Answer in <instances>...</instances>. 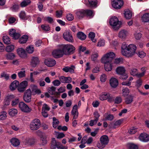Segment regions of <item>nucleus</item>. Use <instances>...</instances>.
<instances>
[{
    "label": "nucleus",
    "mask_w": 149,
    "mask_h": 149,
    "mask_svg": "<svg viewBox=\"0 0 149 149\" xmlns=\"http://www.w3.org/2000/svg\"><path fill=\"white\" fill-rule=\"evenodd\" d=\"M6 58L8 60H13L15 57V55L13 53L7 54L6 55Z\"/></svg>",
    "instance_id": "39"
},
{
    "label": "nucleus",
    "mask_w": 149,
    "mask_h": 149,
    "mask_svg": "<svg viewBox=\"0 0 149 149\" xmlns=\"http://www.w3.org/2000/svg\"><path fill=\"white\" fill-rule=\"evenodd\" d=\"M139 138L140 141L146 142L149 141V135L145 133H142L140 134Z\"/></svg>",
    "instance_id": "14"
},
{
    "label": "nucleus",
    "mask_w": 149,
    "mask_h": 149,
    "mask_svg": "<svg viewBox=\"0 0 149 149\" xmlns=\"http://www.w3.org/2000/svg\"><path fill=\"white\" fill-rule=\"evenodd\" d=\"M45 65L49 67H52L54 66L56 64L55 61L52 58L46 59L44 61Z\"/></svg>",
    "instance_id": "17"
},
{
    "label": "nucleus",
    "mask_w": 149,
    "mask_h": 149,
    "mask_svg": "<svg viewBox=\"0 0 149 149\" xmlns=\"http://www.w3.org/2000/svg\"><path fill=\"white\" fill-rule=\"evenodd\" d=\"M31 2L30 0H25L21 3L20 5L22 7H24L30 4Z\"/></svg>",
    "instance_id": "41"
},
{
    "label": "nucleus",
    "mask_w": 149,
    "mask_h": 149,
    "mask_svg": "<svg viewBox=\"0 0 149 149\" xmlns=\"http://www.w3.org/2000/svg\"><path fill=\"white\" fill-rule=\"evenodd\" d=\"M44 20L50 24L54 22L53 19L52 17L49 16L44 17Z\"/></svg>",
    "instance_id": "50"
},
{
    "label": "nucleus",
    "mask_w": 149,
    "mask_h": 149,
    "mask_svg": "<svg viewBox=\"0 0 149 149\" xmlns=\"http://www.w3.org/2000/svg\"><path fill=\"white\" fill-rule=\"evenodd\" d=\"M24 99L27 102H29L31 99V91L30 89H28L24 93Z\"/></svg>",
    "instance_id": "13"
},
{
    "label": "nucleus",
    "mask_w": 149,
    "mask_h": 149,
    "mask_svg": "<svg viewBox=\"0 0 149 149\" xmlns=\"http://www.w3.org/2000/svg\"><path fill=\"white\" fill-rule=\"evenodd\" d=\"M32 92H34L36 94H39L41 93V91L40 90L38 89L36 86H33L32 87Z\"/></svg>",
    "instance_id": "38"
},
{
    "label": "nucleus",
    "mask_w": 149,
    "mask_h": 149,
    "mask_svg": "<svg viewBox=\"0 0 149 149\" xmlns=\"http://www.w3.org/2000/svg\"><path fill=\"white\" fill-rule=\"evenodd\" d=\"M6 114L7 113L5 111L1 112L0 114V120H3L5 119L7 117Z\"/></svg>",
    "instance_id": "49"
},
{
    "label": "nucleus",
    "mask_w": 149,
    "mask_h": 149,
    "mask_svg": "<svg viewBox=\"0 0 149 149\" xmlns=\"http://www.w3.org/2000/svg\"><path fill=\"white\" fill-rule=\"evenodd\" d=\"M14 49V46L13 45L7 46L6 47V50L7 52H10Z\"/></svg>",
    "instance_id": "47"
},
{
    "label": "nucleus",
    "mask_w": 149,
    "mask_h": 149,
    "mask_svg": "<svg viewBox=\"0 0 149 149\" xmlns=\"http://www.w3.org/2000/svg\"><path fill=\"white\" fill-rule=\"evenodd\" d=\"M56 89V88L55 87L52 86L48 88V91L50 94L53 95V96H54L55 97L57 98V96H56V92H55Z\"/></svg>",
    "instance_id": "27"
},
{
    "label": "nucleus",
    "mask_w": 149,
    "mask_h": 149,
    "mask_svg": "<svg viewBox=\"0 0 149 149\" xmlns=\"http://www.w3.org/2000/svg\"><path fill=\"white\" fill-rule=\"evenodd\" d=\"M41 27L43 30L45 31H49L50 29L49 26L46 24L42 25Z\"/></svg>",
    "instance_id": "54"
},
{
    "label": "nucleus",
    "mask_w": 149,
    "mask_h": 149,
    "mask_svg": "<svg viewBox=\"0 0 149 149\" xmlns=\"http://www.w3.org/2000/svg\"><path fill=\"white\" fill-rule=\"evenodd\" d=\"M61 49H63L64 55H69L73 54L75 50V47L70 44L61 45Z\"/></svg>",
    "instance_id": "3"
},
{
    "label": "nucleus",
    "mask_w": 149,
    "mask_h": 149,
    "mask_svg": "<svg viewBox=\"0 0 149 149\" xmlns=\"http://www.w3.org/2000/svg\"><path fill=\"white\" fill-rule=\"evenodd\" d=\"M133 97L131 95H129L125 99V102L129 104L131 103L133 101Z\"/></svg>",
    "instance_id": "35"
},
{
    "label": "nucleus",
    "mask_w": 149,
    "mask_h": 149,
    "mask_svg": "<svg viewBox=\"0 0 149 149\" xmlns=\"http://www.w3.org/2000/svg\"><path fill=\"white\" fill-rule=\"evenodd\" d=\"M15 31L14 29H12L9 30V35L13 37V39H17L20 37V34L16 32Z\"/></svg>",
    "instance_id": "15"
},
{
    "label": "nucleus",
    "mask_w": 149,
    "mask_h": 149,
    "mask_svg": "<svg viewBox=\"0 0 149 149\" xmlns=\"http://www.w3.org/2000/svg\"><path fill=\"white\" fill-rule=\"evenodd\" d=\"M122 101V99L121 97L118 96L116 97L114 100V103L115 104H118L120 103Z\"/></svg>",
    "instance_id": "55"
},
{
    "label": "nucleus",
    "mask_w": 149,
    "mask_h": 149,
    "mask_svg": "<svg viewBox=\"0 0 149 149\" xmlns=\"http://www.w3.org/2000/svg\"><path fill=\"white\" fill-rule=\"evenodd\" d=\"M109 141L108 137L107 135H103L100 137V142L97 144V146L100 149L103 148L108 143Z\"/></svg>",
    "instance_id": "5"
},
{
    "label": "nucleus",
    "mask_w": 149,
    "mask_h": 149,
    "mask_svg": "<svg viewBox=\"0 0 149 149\" xmlns=\"http://www.w3.org/2000/svg\"><path fill=\"white\" fill-rule=\"evenodd\" d=\"M59 123V121L56 117H53V118L52 126L54 128H56L58 125Z\"/></svg>",
    "instance_id": "37"
},
{
    "label": "nucleus",
    "mask_w": 149,
    "mask_h": 149,
    "mask_svg": "<svg viewBox=\"0 0 149 149\" xmlns=\"http://www.w3.org/2000/svg\"><path fill=\"white\" fill-rule=\"evenodd\" d=\"M19 84V82L17 80L13 81L10 84V88L11 91L15 90L18 86Z\"/></svg>",
    "instance_id": "21"
},
{
    "label": "nucleus",
    "mask_w": 149,
    "mask_h": 149,
    "mask_svg": "<svg viewBox=\"0 0 149 149\" xmlns=\"http://www.w3.org/2000/svg\"><path fill=\"white\" fill-rule=\"evenodd\" d=\"M20 18L23 19H26L27 17L26 16L25 12L24 11H21L19 15Z\"/></svg>",
    "instance_id": "44"
},
{
    "label": "nucleus",
    "mask_w": 149,
    "mask_h": 149,
    "mask_svg": "<svg viewBox=\"0 0 149 149\" xmlns=\"http://www.w3.org/2000/svg\"><path fill=\"white\" fill-rule=\"evenodd\" d=\"M41 125L40 120L37 118L33 120L31 123L30 128L32 130H36L40 128Z\"/></svg>",
    "instance_id": "7"
},
{
    "label": "nucleus",
    "mask_w": 149,
    "mask_h": 149,
    "mask_svg": "<svg viewBox=\"0 0 149 149\" xmlns=\"http://www.w3.org/2000/svg\"><path fill=\"white\" fill-rule=\"evenodd\" d=\"M110 25L114 30H118L121 27V22L116 16L111 17L109 21Z\"/></svg>",
    "instance_id": "4"
},
{
    "label": "nucleus",
    "mask_w": 149,
    "mask_h": 149,
    "mask_svg": "<svg viewBox=\"0 0 149 149\" xmlns=\"http://www.w3.org/2000/svg\"><path fill=\"white\" fill-rule=\"evenodd\" d=\"M50 109V107L46 104H44L42 108V111H48Z\"/></svg>",
    "instance_id": "56"
},
{
    "label": "nucleus",
    "mask_w": 149,
    "mask_h": 149,
    "mask_svg": "<svg viewBox=\"0 0 149 149\" xmlns=\"http://www.w3.org/2000/svg\"><path fill=\"white\" fill-rule=\"evenodd\" d=\"M123 4L122 0H113L112 2L113 7L116 9L120 8Z\"/></svg>",
    "instance_id": "11"
},
{
    "label": "nucleus",
    "mask_w": 149,
    "mask_h": 149,
    "mask_svg": "<svg viewBox=\"0 0 149 149\" xmlns=\"http://www.w3.org/2000/svg\"><path fill=\"white\" fill-rule=\"evenodd\" d=\"M137 73V70L136 69L132 68L130 70V74L133 76H136Z\"/></svg>",
    "instance_id": "53"
},
{
    "label": "nucleus",
    "mask_w": 149,
    "mask_h": 149,
    "mask_svg": "<svg viewBox=\"0 0 149 149\" xmlns=\"http://www.w3.org/2000/svg\"><path fill=\"white\" fill-rule=\"evenodd\" d=\"M124 14L125 17L126 19H129L132 17V13L131 10L127 9L125 11Z\"/></svg>",
    "instance_id": "26"
},
{
    "label": "nucleus",
    "mask_w": 149,
    "mask_h": 149,
    "mask_svg": "<svg viewBox=\"0 0 149 149\" xmlns=\"http://www.w3.org/2000/svg\"><path fill=\"white\" fill-rule=\"evenodd\" d=\"M127 32L126 30L122 29L119 32L118 36L120 38L123 40H125L127 35Z\"/></svg>",
    "instance_id": "18"
},
{
    "label": "nucleus",
    "mask_w": 149,
    "mask_h": 149,
    "mask_svg": "<svg viewBox=\"0 0 149 149\" xmlns=\"http://www.w3.org/2000/svg\"><path fill=\"white\" fill-rule=\"evenodd\" d=\"M51 144L56 146L57 148L58 149H59L60 146L61 145V143L58 142H57L54 138L52 139Z\"/></svg>",
    "instance_id": "40"
},
{
    "label": "nucleus",
    "mask_w": 149,
    "mask_h": 149,
    "mask_svg": "<svg viewBox=\"0 0 149 149\" xmlns=\"http://www.w3.org/2000/svg\"><path fill=\"white\" fill-rule=\"evenodd\" d=\"M98 57V53L97 52H94L93 54L91 56V59L93 61H96Z\"/></svg>",
    "instance_id": "58"
},
{
    "label": "nucleus",
    "mask_w": 149,
    "mask_h": 149,
    "mask_svg": "<svg viewBox=\"0 0 149 149\" xmlns=\"http://www.w3.org/2000/svg\"><path fill=\"white\" fill-rule=\"evenodd\" d=\"M28 39V36L26 35H23L20 38L19 40V42L20 44L25 43Z\"/></svg>",
    "instance_id": "30"
},
{
    "label": "nucleus",
    "mask_w": 149,
    "mask_h": 149,
    "mask_svg": "<svg viewBox=\"0 0 149 149\" xmlns=\"http://www.w3.org/2000/svg\"><path fill=\"white\" fill-rule=\"evenodd\" d=\"M88 36L93 42H96V39L94 38L95 36V34L93 32H90Z\"/></svg>",
    "instance_id": "45"
},
{
    "label": "nucleus",
    "mask_w": 149,
    "mask_h": 149,
    "mask_svg": "<svg viewBox=\"0 0 149 149\" xmlns=\"http://www.w3.org/2000/svg\"><path fill=\"white\" fill-rule=\"evenodd\" d=\"M39 61L38 57H33L32 58L31 64L33 67H35L39 64Z\"/></svg>",
    "instance_id": "23"
},
{
    "label": "nucleus",
    "mask_w": 149,
    "mask_h": 149,
    "mask_svg": "<svg viewBox=\"0 0 149 149\" xmlns=\"http://www.w3.org/2000/svg\"><path fill=\"white\" fill-rule=\"evenodd\" d=\"M64 38L67 41L70 42H72L74 41L73 38L69 31H65L63 34Z\"/></svg>",
    "instance_id": "10"
},
{
    "label": "nucleus",
    "mask_w": 149,
    "mask_h": 149,
    "mask_svg": "<svg viewBox=\"0 0 149 149\" xmlns=\"http://www.w3.org/2000/svg\"><path fill=\"white\" fill-rule=\"evenodd\" d=\"M115 57L113 52H109L105 54L102 58V62L104 64V69L107 71H110L112 69V61Z\"/></svg>",
    "instance_id": "1"
},
{
    "label": "nucleus",
    "mask_w": 149,
    "mask_h": 149,
    "mask_svg": "<svg viewBox=\"0 0 149 149\" xmlns=\"http://www.w3.org/2000/svg\"><path fill=\"white\" fill-rule=\"evenodd\" d=\"M28 85V82L25 81L21 82L20 84H19L18 87V91L20 92H23L25 89Z\"/></svg>",
    "instance_id": "12"
},
{
    "label": "nucleus",
    "mask_w": 149,
    "mask_h": 149,
    "mask_svg": "<svg viewBox=\"0 0 149 149\" xmlns=\"http://www.w3.org/2000/svg\"><path fill=\"white\" fill-rule=\"evenodd\" d=\"M134 36L136 39L139 40L142 37V35L140 33L136 32L134 34Z\"/></svg>",
    "instance_id": "60"
},
{
    "label": "nucleus",
    "mask_w": 149,
    "mask_h": 149,
    "mask_svg": "<svg viewBox=\"0 0 149 149\" xmlns=\"http://www.w3.org/2000/svg\"><path fill=\"white\" fill-rule=\"evenodd\" d=\"M61 82L60 80L56 79L52 83L54 86H58L61 84Z\"/></svg>",
    "instance_id": "64"
},
{
    "label": "nucleus",
    "mask_w": 149,
    "mask_h": 149,
    "mask_svg": "<svg viewBox=\"0 0 149 149\" xmlns=\"http://www.w3.org/2000/svg\"><path fill=\"white\" fill-rule=\"evenodd\" d=\"M65 87H61L59 88L58 89V92H56V96H57V98L58 96L60 95V94L64 92L65 91Z\"/></svg>",
    "instance_id": "42"
},
{
    "label": "nucleus",
    "mask_w": 149,
    "mask_h": 149,
    "mask_svg": "<svg viewBox=\"0 0 149 149\" xmlns=\"http://www.w3.org/2000/svg\"><path fill=\"white\" fill-rule=\"evenodd\" d=\"M52 54L54 58H57L61 57L64 54L63 49H61V45L58 49L54 50Z\"/></svg>",
    "instance_id": "8"
},
{
    "label": "nucleus",
    "mask_w": 149,
    "mask_h": 149,
    "mask_svg": "<svg viewBox=\"0 0 149 149\" xmlns=\"http://www.w3.org/2000/svg\"><path fill=\"white\" fill-rule=\"evenodd\" d=\"M77 112H78V107L77 104L74 105L73 107L72 110L71 112V114H74V113L77 114Z\"/></svg>",
    "instance_id": "52"
},
{
    "label": "nucleus",
    "mask_w": 149,
    "mask_h": 149,
    "mask_svg": "<svg viewBox=\"0 0 149 149\" xmlns=\"http://www.w3.org/2000/svg\"><path fill=\"white\" fill-rule=\"evenodd\" d=\"M19 106L20 110L24 112L29 113L31 110V109L23 102H20L19 104Z\"/></svg>",
    "instance_id": "9"
},
{
    "label": "nucleus",
    "mask_w": 149,
    "mask_h": 149,
    "mask_svg": "<svg viewBox=\"0 0 149 149\" xmlns=\"http://www.w3.org/2000/svg\"><path fill=\"white\" fill-rule=\"evenodd\" d=\"M111 86L115 88L118 85V81L117 79L114 78H112L110 80Z\"/></svg>",
    "instance_id": "24"
},
{
    "label": "nucleus",
    "mask_w": 149,
    "mask_h": 149,
    "mask_svg": "<svg viewBox=\"0 0 149 149\" xmlns=\"http://www.w3.org/2000/svg\"><path fill=\"white\" fill-rule=\"evenodd\" d=\"M136 47L134 44H130L128 45L125 43H123L121 46L122 54L127 57L133 56L135 53Z\"/></svg>",
    "instance_id": "2"
},
{
    "label": "nucleus",
    "mask_w": 149,
    "mask_h": 149,
    "mask_svg": "<svg viewBox=\"0 0 149 149\" xmlns=\"http://www.w3.org/2000/svg\"><path fill=\"white\" fill-rule=\"evenodd\" d=\"M10 142L15 147L18 146L20 144L19 140L16 138H13L10 140Z\"/></svg>",
    "instance_id": "25"
},
{
    "label": "nucleus",
    "mask_w": 149,
    "mask_h": 149,
    "mask_svg": "<svg viewBox=\"0 0 149 149\" xmlns=\"http://www.w3.org/2000/svg\"><path fill=\"white\" fill-rule=\"evenodd\" d=\"M18 75L20 78L25 77L26 76L25 71L24 70L20 71L18 72Z\"/></svg>",
    "instance_id": "48"
},
{
    "label": "nucleus",
    "mask_w": 149,
    "mask_h": 149,
    "mask_svg": "<svg viewBox=\"0 0 149 149\" xmlns=\"http://www.w3.org/2000/svg\"><path fill=\"white\" fill-rule=\"evenodd\" d=\"M75 67L74 65H71L70 67H65L62 69V70L66 72H70L71 73H74V70Z\"/></svg>",
    "instance_id": "20"
},
{
    "label": "nucleus",
    "mask_w": 149,
    "mask_h": 149,
    "mask_svg": "<svg viewBox=\"0 0 149 149\" xmlns=\"http://www.w3.org/2000/svg\"><path fill=\"white\" fill-rule=\"evenodd\" d=\"M123 59L122 58H116L114 60V63L115 64H118L122 63L123 62Z\"/></svg>",
    "instance_id": "61"
},
{
    "label": "nucleus",
    "mask_w": 149,
    "mask_h": 149,
    "mask_svg": "<svg viewBox=\"0 0 149 149\" xmlns=\"http://www.w3.org/2000/svg\"><path fill=\"white\" fill-rule=\"evenodd\" d=\"M15 96L13 95H11L6 96L5 100H6L5 104L6 105H8L10 104V101L12 99L14 98Z\"/></svg>",
    "instance_id": "29"
},
{
    "label": "nucleus",
    "mask_w": 149,
    "mask_h": 149,
    "mask_svg": "<svg viewBox=\"0 0 149 149\" xmlns=\"http://www.w3.org/2000/svg\"><path fill=\"white\" fill-rule=\"evenodd\" d=\"M127 147L128 149H138L137 146L133 143H128L127 144Z\"/></svg>",
    "instance_id": "43"
},
{
    "label": "nucleus",
    "mask_w": 149,
    "mask_h": 149,
    "mask_svg": "<svg viewBox=\"0 0 149 149\" xmlns=\"http://www.w3.org/2000/svg\"><path fill=\"white\" fill-rule=\"evenodd\" d=\"M137 131V129L134 127H132L128 131L129 133L131 134H134L136 133Z\"/></svg>",
    "instance_id": "59"
},
{
    "label": "nucleus",
    "mask_w": 149,
    "mask_h": 149,
    "mask_svg": "<svg viewBox=\"0 0 149 149\" xmlns=\"http://www.w3.org/2000/svg\"><path fill=\"white\" fill-rule=\"evenodd\" d=\"M105 44V40L103 39H101L98 42L97 46L99 47L103 46Z\"/></svg>",
    "instance_id": "57"
},
{
    "label": "nucleus",
    "mask_w": 149,
    "mask_h": 149,
    "mask_svg": "<svg viewBox=\"0 0 149 149\" xmlns=\"http://www.w3.org/2000/svg\"><path fill=\"white\" fill-rule=\"evenodd\" d=\"M123 96H126L128 95L130 93L129 89L127 88H123L122 90Z\"/></svg>",
    "instance_id": "51"
},
{
    "label": "nucleus",
    "mask_w": 149,
    "mask_h": 149,
    "mask_svg": "<svg viewBox=\"0 0 149 149\" xmlns=\"http://www.w3.org/2000/svg\"><path fill=\"white\" fill-rule=\"evenodd\" d=\"M88 2L90 7H96L97 6V0H88Z\"/></svg>",
    "instance_id": "32"
},
{
    "label": "nucleus",
    "mask_w": 149,
    "mask_h": 149,
    "mask_svg": "<svg viewBox=\"0 0 149 149\" xmlns=\"http://www.w3.org/2000/svg\"><path fill=\"white\" fill-rule=\"evenodd\" d=\"M59 80L62 83H68L71 82L72 78L70 77H65L61 76L59 78Z\"/></svg>",
    "instance_id": "19"
},
{
    "label": "nucleus",
    "mask_w": 149,
    "mask_h": 149,
    "mask_svg": "<svg viewBox=\"0 0 149 149\" xmlns=\"http://www.w3.org/2000/svg\"><path fill=\"white\" fill-rule=\"evenodd\" d=\"M125 69L123 66H119L116 69V73L120 75H123L125 73Z\"/></svg>",
    "instance_id": "22"
},
{
    "label": "nucleus",
    "mask_w": 149,
    "mask_h": 149,
    "mask_svg": "<svg viewBox=\"0 0 149 149\" xmlns=\"http://www.w3.org/2000/svg\"><path fill=\"white\" fill-rule=\"evenodd\" d=\"M3 40L6 44H9L10 43V40L9 38L7 36H4L3 38Z\"/></svg>",
    "instance_id": "46"
},
{
    "label": "nucleus",
    "mask_w": 149,
    "mask_h": 149,
    "mask_svg": "<svg viewBox=\"0 0 149 149\" xmlns=\"http://www.w3.org/2000/svg\"><path fill=\"white\" fill-rule=\"evenodd\" d=\"M17 109L13 108L9 110L8 111L9 115L11 116H14L17 113Z\"/></svg>",
    "instance_id": "34"
},
{
    "label": "nucleus",
    "mask_w": 149,
    "mask_h": 149,
    "mask_svg": "<svg viewBox=\"0 0 149 149\" xmlns=\"http://www.w3.org/2000/svg\"><path fill=\"white\" fill-rule=\"evenodd\" d=\"M34 48L33 45H31L27 46L26 49V52L28 53L32 54L34 52Z\"/></svg>",
    "instance_id": "31"
},
{
    "label": "nucleus",
    "mask_w": 149,
    "mask_h": 149,
    "mask_svg": "<svg viewBox=\"0 0 149 149\" xmlns=\"http://www.w3.org/2000/svg\"><path fill=\"white\" fill-rule=\"evenodd\" d=\"M142 20L144 22H149V13H146L144 14L142 17Z\"/></svg>",
    "instance_id": "36"
},
{
    "label": "nucleus",
    "mask_w": 149,
    "mask_h": 149,
    "mask_svg": "<svg viewBox=\"0 0 149 149\" xmlns=\"http://www.w3.org/2000/svg\"><path fill=\"white\" fill-rule=\"evenodd\" d=\"M77 37L79 39L81 40H84L86 38V35L81 32H79L77 33Z\"/></svg>",
    "instance_id": "33"
},
{
    "label": "nucleus",
    "mask_w": 149,
    "mask_h": 149,
    "mask_svg": "<svg viewBox=\"0 0 149 149\" xmlns=\"http://www.w3.org/2000/svg\"><path fill=\"white\" fill-rule=\"evenodd\" d=\"M17 53L18 55L21 58H27V54L24 49L22 48H20L17 50Z\"/></svg>",
    "instance_id": "16"
},
{
    "label": "nucleus",
    "mask_w": 149,
    "mask_h": 149,
    "mask_svg": "<svg viewBox=\"0 0 149 149\" xmlns=\"http://www.w3.org/2000/svg\"><path fill=\"white\" fill-rule=\"evenodd\" d=\"M137 55L141 58H143L146 56V54L143 51H140L138 52Z\"/></svg>",
    "instance_id": "63"
},
{
    "label": "nucleus",
    "mask_w": 149,
    "mask_h": 149,
    "mask_svg": "<svg viewBox=\"0 0 149 149\" xmlns=\"http://www.w3.org/2000/svg\"><path fill=\"white\" fill-rule=\"evenodd\" d=\"M99 98L102 101L107 100L108 101L110 102H112L114 100L113 96L111 95L110 94L107 92L102 93L100 94Z\"/></svg>",
    "instance_id": "6"
},
{
    "label": "nucleus",
    "mask_w": 149,
    "mask_h": 149,
    "mask_svg": "<svg viewBox=\"0 0 149 149\" xmlns=\"http://www.w3.org/2000/svg\"><path fill=\"white\" fill-rule=\"evenodd\" d=\"M63 11L61 10H57L56 12V16L58 18H60L62 16Z\"/></svg>",
    "instance_id": "62"
},
{
    "label": "nucleus",
    "mask_w": 149,
    "mask_h": 149,
    "mask_svg": "<svg viewBox=\"0 0 149 149\" xmlns=\"http://www.w3.org/2000/svg\"><path fill=\"white\" fill-rule=\"evenodd\" d=\"M76 14L79 18H82L86 15L85 10H81L78 11L77 12Z\"/></svg>",
    "instance_id": "28"
}]
</instances>
